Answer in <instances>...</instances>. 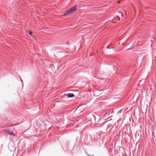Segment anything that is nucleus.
<instances>
[{
    "label": "nucleus",
    "mask_w": 156,
    "mask_h": 156,
    "mask_svg": "<svg viewBox=\"0 0 156 156\" xmlns=\"http://www.w3.org/2000/svg\"><path fill=\"white\" fill-rule=\"evenodd\" d=\"M77 6H75L70 8L68 10L66 11L65 12L63 15H68L74 12L77 10Z\"/></svg>",
    "instance_id": "obj_1"
},
{
    "label": "nucleus",
    "mask_w": 156,
    "mask_h": 156,
    "mask_svg": "<svg viewBox=\"0 0 156 156\" xmlns=\"http://www.w3.org/2000/svg\"><path fill=\"white\" fill-rule=\"evenodd\" d=\"M5 133L8 135H13L15 136V134L11 131L9 130H6L5 131Z\"/></svg>",
    "instance_id": "obj_2"
},
{
    "label": "nucleus",
    "mask_w": 156,
    "mask_h": 156,
    "mask_svg": "<svg viewBox=\"0 0 156 156\" xmlns=\"http://www.w3.org/2000/svg\"><path fill=\"white\" fill-rule=\"evenodd\" d=\"M66 96L69 98H72L74 97V95L73 93H68L66 94Z\"/></svg>",
    "instance_id": "obj_3"
},
{
    "label": "nucleus",
    "mask_w": 156,
    "mask_h": 156,
    "mask_svg": "<svg viewBox=\"0 0 156 156\" xmlns=\"http://www.w3.org/2000/svg\"><path fill=\"white\" fill-rule=\"evenodd\" d=\"M20 123H18V124H14V125H10V126H13L16 125H17L19 124Z\"/></svg>",
    "instance_id": "obj_4"
},
{
    "label": "nucleus",
    "mask_w": 156,
    "mask_h": 156,
    "mask_svg": "<svg viewBox=\"0 0 156 156\" xmlns=\"http://www.w3.org/2000/svg\"><path fill=\"white\" fill-rule=\"evenodd\" d=\"M106 48L107 49H108V48L110 49V48L109 46H108L106 47Z\"/></svg>",
    "instance_id": "obj_5"
},
{
    "label": "nucleus",
    "mask_w": 156,
    "mask_h": 156,
    "mask_svg": "<svg viewBox=\"0 0 156 156\" xmlns=\"http://www.w3.org/2000/svg\"><path fill=\"white\" fill-rule=\"evenodd\" d=\"M32 32H31V31H30V32H29V34L30 35H31V34H32Z\"/></svg>",
    "instance_id": "obj_6"
},
{
    "label": "nucleus",
    "mask_w": 156,
    "mask_h": 156,
    "mask_svg": "<svg viewBox=\"0 0 156 156\" xmlns=\"http://www.w3.org/2000/svg\"><path fill=\"white\" fill-rule=\"evenodd\" d=\"M151 41L152 42H153V40H151Z\"/></svg>",
    "instance_id": "obj_7"
},
{
    "label": "nucleus",
    "mask_w": 156,
    "mask_h": 156,
    "mask_svg": "<svg viewBox=\"0 0 156 156\" xmlns=\"http://www.w3.org/2000/svg\"><path fill=\"white\" fill-rule=\"evenodd\" d=\"M118 19H119V20H120V19H119V17H118Z\"/></svg>",
    "instance_id": "obj_8"
}]
</instances>
